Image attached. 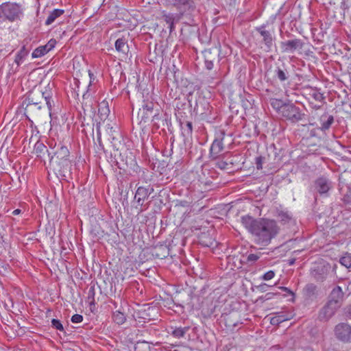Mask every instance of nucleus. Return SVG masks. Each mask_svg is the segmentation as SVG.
Listing matches in <instances>:
<instances>
[{
    "instance_id": "nucleus-56",
    "label": "nucleus",
    "mask_w": 351,
    "mask_h": 351,
    "mask_svg": "<svg viewBox=\"0 0 351 351\" xmlns=\"http://www.w3.org/2000/svg\"><path fill=\"white\" fill-rule=\"evenodd\" d=\"M97 139L99 141H100V139H101V134H100V132H99V125H97Z\"/></svg>"
},
{
    "instance_id": "nucleus-57",
    "label": "nucleus",
    "mask_w": 351,
    "mask_h": 351,
    "mask_svg": "<svg viewBox=\"0 0 351 351\" xmlns=\"http://www.w3.org/2000/svg\"><path fill=\"white\" fill-rule=\"evenodd\" d=\"M151 332H154V330H153V329H150V330H149V329H146V330H143V332H144L145 334L150 333Z\"/></svg>"
},
{
    "instance_id": "nucleus-37",
    "label": "nucleus",
    "mask_w": 351,
    "mask_h": 351,
    "mask_svg": "<svg viewBox=\"0 0 351 351\" xmlns=\"http://www.w3.org/2000/svg\"><path fill=\"white\" fill-rule=\"evenodd\" d=\"M317 287L313 284H308L305 287V291L308 297L315 295Z\"/></svg>"
},
{
    "instance_id": "nucleus-14",
    "label": "nucleus",
    "mask_w": 351,
    "mask_h": 351,
    "mask_svg": "<svg viewBox=\"0 0 351 351\" xmlns=\"http://www.w3.org/2000/svg\"><path fill=\"white\" fill-rule=\"evenodd\" d=\"M304 45V43L300 38H294L280 43V47L283 53H293L296 50L302 49Z\"/></svg>"
},
{
    "instance_id": "nucleus-9",
    "label": "nucleus",
    "mask_w": 351,
    "mask_h": 351,
    "mask_svg": "<svg viewBox=\"0 0 351 351\" xmlns=\"http://www.w3.org/2000/svg\"><path fill=\"white\" fill-rule=\"evenodd\" d=\"M54 84L49 82L40 90H35L31 93L36 94V97L40 95L42 96V98H43L46 101L47 107L49 112L52 110V108L54 106V102L53 100V96L54 95Z\"/></svg>"
},
{
    "instance_id": "nucleus-29",
    "label": "nucleus",
    "mask_w": 351,
    "mask_h": 351,
    "mask_svg": "<svg viewBox=\"0 0 351 351\" xmlns=\"http://www.w3.org/2000/svg\"><path fill=\"white\" fill-rule=\"evenodd\" d=\"M64 13V10L62 9H54L53 11H51L48 17L47 18L45 21V25H49L52 24L56 19L61 16Z\"/></svg>"
},
{
    "instance_id": "nucleus-6",
    "label": "nucleus",
    "mask_w": 351,
    "mask_h": 351,
    "mask_svg": "<svg viewBox=\"0 0 351 351\" xmlns=\"http://www.w3.org/2000/svg\"><path fill=\"white\" fill-rule=\"evenodd\" d=\"M211 110L212 107L208 99L200 94H197L195 96V105L193 108L195 115L198 116L201 120L210 122L212 119L210 117Z\"/></svg>"
},
{
    "instance_id": "nucleus-17",
    "label": "nucleus",
    "mask_w": 351,
    "mask_h": 351,
    "mask_svg": "<svg viewBox=\"0 0 351 351\" xmlns=\"http://www.w3.org/2000/svg\"><path fill=\"white\" fill-rule=\"evenodd\" d=\"M330 269L329 265L317 266L312 270L311 275L316 281L324 282L328 276Z\"/></svg>"
},
{
    "instance_id": "nucleus-1",
    "label": "nucleus",
    "mask_w": 351,
    "mask_h": 351,
    "mask_svg": "<svg viewBox=\"0 0 351 351\" xmlns=\"http://www.w3.org/2000/svg\"><path fill=\"white\" fill-rule=\"evenodd\" d=\"M241 223L253 236L254 242L267 246L278 234L280 228L276 221L265 218L254 219L245 215L241 217Z\"/></svg>"
},
{
    "instance_id": "nucleus-8",
    "label": "nucleus",
    "mask_w": 351,
    "mask_h": 351,
    "mask_svg": "<svg viewBox=\"0 0 351 351\" xmlns=\"http://www.w3.org/2000/svg\"><path fill=\"white\" fill-rule=\"evenodd\" d=\"M265 27L266 25L263 24L261 26L255 27V30L256 32L259 33L262 38L261 43L263 45V46L261 47L266 52H269L271 51V48L275 40V38L273 36V34L271 32L267 30Z\"/></svg>"
},
{
    "instance_id": "nucleus-13",
    "label": "nucleus",
    "mask_w": 351,
    "mask_h": 351,
    "mask_svg": "<svg viewBox=\"0 0 351 351\" xmlns=\"http://www.w3.org/2000/svg\"><path fill=\"white\" fill-rule=\"evenodd\" d=\"M224 135L225 134L223 132H221L219 134H218L217 136L213 141L210 146L209 155L210 157L213 159H217L221 152L223 150L224 145L223 140Z\"/></svg>"
},
{
    "instance_id": "nucleus-45",
    "label": "nucleus",
    "mask_w": 351,
    "mask_h": 351,
    "mask_svg": "<svg viewBox=\"0 0 351 351\" xmlns=\"http://www.w3.org/2000/svg\"><path fill=\"white\" fill-rule=\"evenodd\" d=\"M271 104L274 108L278 109L280 112V108L284 104H282L281 100L274 99L271 100Z\"/></svg>"
},
{
    "instance_id": "nucleus-34",
    "label": "nucleus",
    "mask_w": 351,
    "mask_h": 351,
    "mask_svg": "<svg viewBox=\"0 0 351 351\" xmlns=\"http://www.w3.org/2000/svg\"><path fill=\"white\" fill-rule=\"evenodd\" d=\"M49 51L47 50L44 45L37 47L32 53V58H38L43 56Z\"/></svg>"
},
{
    "instance_id": "nucleus-4",
    "label": "nucleus",
    "mask_w": 351,
    "mask_h": 351,
    "mask_svg": "<svg viewBox=\"0 0 351 351\" xmlns=\"http://www.w3.org/2000/svg\"><path fill=\"white\" fill-rule=\"evenodd\" d=\"M27 101L25 114L29 121H33L32 119L38 121L47 114L46 110L41 106V102L36 98V94L29 93Z\"/></svg>"
},
{
    "instance_id": "nucleus-62",
    "label": "nucleus",
    "mask_w": 351,
    "mask_h": 351,
    "mask_svg": "<svg viewBox=\"0 0 351 351\" xmlns=\"http://www.w3.org/2000/svg\"><path fill=\"white\" fill-rule=\"evenodd\" d=\"M348 312L351 313V306L348 307Z\"/></svg>"
},
{
    "instance_id": "nucleus-10",
    "label": "nucleus",
    "mask_w": 351,
    "mask_h": 351,
    "mask_svg": "<svg viewBox=\"0 0 351 351\" xmlns=\"http://www.w3.org/2000/svg\"><path fill=\"white\" fill-rule=\"evenodd\" d=\"M336 337L344 343L351 341V326L346 323L338 324L335 328Z\"/></svg>"
},
{
    "instance_id": "nucleus-59",
    "label": "nucleus",
    "mask_w": 351,
    "mask_h": 351,
    "mask_svg": "<svg viewBox=\"0 0 351 351\" xmlns=\"http://www.w3.org/2000/svg\"><path fill=\"white\" fill-rule=\"evenodd\" d=\"M320 107H321V106H320V105H318V106H317V105H315V106H313V108L314 109H319V108H320Z\"/></svg>"
},
{
    "instance_id": "nucleus-43",
    "label": "nucleus",
    "mask_w": 351,
    "mask_h": 351,
    "mask_svg": "<svg viewBox=\"0 0 351 351\" xmlns=\"http://www.w3.org/2000/svg\"><path fill=\"white\" fill-rule=\"evenodd\" d=\"M265 158L259 156L255 158V165L257 169H263V163Z\"/></svg>"
},
{
    "instance_id": "nucleus-25",
    "label": "nucleus",
    "mask_w": 351,
    "mask_h": 351,
    "mask_svg": "<svg viewBox=\"0 0 351 351\" xmlns=\"http://www.w3.org/2000/svg\"><path fill=\"white\" fill-rule=\"evenodd\" d=\"M29 53V49H27L25 45H23L18 51L14 59V62L16 64V68H18L23 62L25 58L28 56Z\"/></svg>"
},
{
    "instance_id": "nucleus-41",
    "label": "nucleus",
    "mask_w": 351,
    "mask_h": 351,
    "mask_svg": "<svg viewBox=\"0 0 351 351\" xmlns=\"http://www.w3.org/2000/svg\"><path fill=\"white\" fill-rule=\"evenodd\" d=\"M56 43H57L56 40L55 39H53V38H51L44 46L45 47V48L47 49V50L48 51H50L51 50H52L55 47Z\"/></svg>"
},
{
    "instance_id": "nucleus-40",
    "label": "nucleus",
    "mask_w": 351,
    "mask_h": 351,
    "mask_svg": "<svg viewBox=\"0 0 351 351\" xmlns=\"http://www.w3.org/2000/svg\"><path fill=\"white\" fill-rule=\"evenodd\" d=\"M34 149L36 154H40L42 152H43L45 150H47V147L42 143L37 142L35 144Z\"/></svg>"
},
{
    "instance_id": "nucleus-46",
    "label": "nucleus",
    "mask_w": 351,
    "mask_h": 351,
    "mask_svg": "<svg viewBox=\"0 0 351 351\" xmlns=\"http://www.w3.org/2000/svg\"><path fill=\"white\" fill-rule=\"evenodd\" d=\"M83 321V316L80 314H75L71 317V322L73 323H81Z\"/></svg>"
},
{
    "instance_id": "nucleus-15",
    "label": "nucleus",
    "mask_w": 351,
    "mask_h": 351,
    "mask_svg": "<svg viewBox=\"0 0 351 351\" xmlns=\"http://www.w3.org/2000/svg\"><path fill=\"white\" fill-rule=\"evenodd\" d=\"M220 50L217 48L208 49L203 51L205 66L208 70L213 69L214 62L219 61Z\"/></svg>"
},
{
    "instance_id": "nucleus-55",
    "label": "nucleus",
    "mask_w": 351,
    "mask_h": 351,
    "mask_svg": "<svg viewBox=\"0 0 351 351\" xmlns=\"http://www.w3.org/2000/svg\"><path fill=\"white\" fill-rule=\"evenodd\" d=\"M21 213V210L20 209H15L12 211V214L14 215H19L20 213Z\"/></svg>"
},
{
    "instance_id": "nucleus-47",
    "label": "nucleus",
    "mask_w": 351,
    "mask_h": 351,
    "mask_svg": "<svg viewBox=\"0 0 351 351\" xmlns=\"http://www.w3.org/2000/svg\"><path fill=\"white\" fill-rule=\"evenodd\" d=\"M162 126H167L168 128L171 125V120L167 115H165L164 119H161Z\"/></svg>"
},
{
    "instance_id": "nucleus-23",
    "label": "nucleus",
    "mask_w": 351,
    "mask_h": 351,
    "mask_svg": "<svg viewBox=\"0 0 351 351\" xmlns=\"http://www.w3.org/2000/svg\"><path fill=\"white\" fill-rule=\"evenodd\" d=\"M199 243L204 247H213L216 245V241L209 234L203 233L199 237Z\"/></svg>"
},
{
    "instance_id": "nucleus-3",
    "label": "nucleus",
    "mask_w": 351,
    "mask_h": 351,
    "mask_svg": "<svg viewBox=\"0 0 351 351\" xmlns=\"http://www.w3.org/2000/svg\"><path fill=\"white\" fill-rule=\"evenodd\" d=\"M69 156L70 152L65 146H61L51 156L50 164L58 176L66 178L68 174H70L71 163Z\"/></svg>"
},
{
    "instance_id": "nucleus-24",
    "label": "nucleus",
    "mask_w": 351,
    "mask_h": 351,
    "mask_svg": "<svg viewBox=\"0 0 351 351\" xmlns=\"http://www.w3.org/2000/svg\"><path fill=\"white\" fill-rule=\"evenodd\" d=\"M115 49L117 51L123 54H127L129 51V47L128 45V40L124 38H118L115 42Z\"/></svg>"
},
{
    "instance_id": "nucleus-20",
    "label": "nucleus",
    "mask_w": 351,
    "mask_h": 351,
    "mask_svg": "<svg viewBox=\"0 0 351 351\" xmlns=\"http://www.w3.org/2000/svg\"><path fill=\"white\" fill-rule=\"evenodd\" d=\"M153 191V188H152L151 190L149 191V189L143 186H139L136 191L134 197V198L136 199L137 204L140 206H143L144 201L148 198V197Z\"/></svg>"
},
{
    "instance_id": "nucleus-52",
    "label": "nucleus",
    "mask_w": 351,
    "mask_h": 351,
    "mask_svg": "<svg viewBox=\"0 0 351 351\" xmlns=\"http://www.w3.org/2000/svg\"><path fill=\"white\" fill-rule=\"evenodd\" d=\"M279 289H281L282 291H285L287 293L289 294V295H294V293L292 291H291L289 288L287 287H279Z\"/></svg>"
},
{
    "instance_id": "nucleus-49",
    "label": "nucleus",
    "mask_w": 351,
    "mask_h": 351,
    "mask_svg": "<svg viewBox=\"0 0 351 351\" xmlns=\"http://www.w3.org/2000/svg\"><path fill=\"white\" fill-rule=\"evenodd\" d=\"M343 199L344 202L351 204V191L350 193H346L343 195Z\"/></svg>"
},
{
    "instance_id": "nucleus-32",
    "label": "nucleus",
    "mask_w": 351,
    "mask_h": 351,
    "mask_svg": "<svg viewBox=\"0 0 351 351\" xmlns=\"http://www.w3.org/2000/svg\"><path fill=\"white\" fill-rule=\"evenodd\" d=\"M112 319L114 322L118 325H122L126 321V317L125 316L124 313L120 311H116L113 313Z\"/></svg>"
},
{
    "instance_id": "nucleus-16",
    "label": "nucleus",
    "mask_w": 351,
    "mask_h": 351,
    "mask_svg": "<svg viewBox=\"0 0 351 351\" xmlns=\"http://www.w3.org/2000/svg\"><path fill=\"white\" fill-rule=\"evenodd\" d=\"M344 293L339 286L334 287L328 296V302L341 307L343 301Z\"/></svg>"
},
{
    "instance_id": "nucleus-60",
    "label": "nucleus",
    "mask_w": 351,
    "mask_h": 351,
    "mask_svg": "<svg viewBox=\"0 0 351 351\" xmlns=\"http://www.w3.org/2000/svg\"><path fill=\"white\" fill-rule=\"evenodd\" d=\"M294 261H295V260H293H293H291V261H289V265H293V264L294 263Z\"/></svg>"
},
{
    "instance_id": "nucleus-2",
    "label": "nucleus",
    "mask_w": 351,
    "mask_h": 351,
    "mask_svg": "<svg viewBox=\"0 0 351 351\" xmlns=\"http://www.w3.org/2000/svg\"><path fill=\"white\" fill-rule=\"evenodd\" d=\"M115 138H112V143L114 149V165L119 169L126 171L127 169L132 170L136 172L140 167L137 165L135 156L131 151L127 149L124 145L120 143L119 146H117L114 142Z\"/></svg>"
},
{
    "instance_id": "nucleus-26",
    "label": "nucleus",
    "mask_w": 351,
    "mask_h": 351,
    "mask_svg": "<svg viewBox=\"0 0 351 351\" xmlns=\"http://www.w3.org/2000/svg\"><path fill=\"white\" fill-rule=\"evenodd\" d=\"M291 316L285 312H278L275 313V316L271 318L270 322L272 325H278L279 324L289 320Z\"/></svg>"
},
{
    "instance_id": "nucleus-63",
    "label": "nucleus",
    "mask_w": 351,
    "mask_h": 351,
    "mask_svg": "<svg viewBox=\"0 0 351 351\" xmlns=\"http://www.w3.org/2000/svg\"><path fill=\"white\" fill-rule=\"evenodd\" d=\"M189 100V103L190 104V106H192V104H191V99H188Z\"/></svg>"
},
{
    "instance_id": "nucleus-7",
    "label": "nucleus",
    "mask_w": 351,
    "mask_h": 351,
    "mask_svg": "<svg viewBox=\"0 0 351 351\" xmlns=\"http://www.w3.org/2000/svg\"><path fill=\"white\" fill-rule=\"evenodd\" d=\"M280 114L291 123H297L302 120L305 116L300 108L293 103H286L282 105L280 108Z\"/></svg>"
},
{
    "instance_id": "nucleus-11",
    "label": "nucleus",
    "mask_w": 351,
    "mask_h": 351,
    "mask_svg": "<svg viewBox=\"0 0 351 351\" xmlns=\"http://www.w3.org/2000/svg\"><path fill=\"white\" fill-rule=\"evenodd\" d=\"M338 306L327 301L324 306L319 310L318 313V319L321 322H328L335 315L337 311L339 308Z\"/></svg>"
},
{
    "instance_id": "nucleus-42",
    "label": "nucleus",
    "mask_w": 351,
    "mask_h": 351,
    "mask_svg": "<svg viewBox=\"0 0 351 351\" xmlns=\"http://www.w3.org/2000/svg\"><path fill=\"white\" fill-rule=\"evenodd\" d=\"M142 108L143 110L152 112L154 109V104L152 101H144V104L142 105Z\"/></svg>"
},
{
    "instance_id": "nucleus-64",
    "label": "nucleus",
    "mask_w": 351,
    "mask_h": 351,
    "mask_svg": "<svg viewBox=\"0 0 351 351\" xmlns=\"http://www.w3.org/2000/svg\"><path fill=\"white\" fill-rule=\"evenodd\" d=\"M291 36V34L287 32V36L289 37Z\"/></svg>"
},
{
    "instance_id": "nucleus-50",
    "label": "nucleus",
    "mask_w": 351,
    "mask_h": 351,
    "mask_svg": "<svg viewBox=\"0 0 351 351\" xmlns=\"http://www.w3.org/2000/svg\"><path fill=\"white\" fill-rule=\"evenodd\" d=\"M160 118L158 115H154L152 119V121L154 123H153V127L156 129H158L160 128V125L155 122L156 120H160Z\"/></svg>"
},
{
    "instance_id": "nucleus-61",
    "label": "nucleus",
    "mask_w": 351,
    "mask_h": 351,
    "mask_svg": "<svg viewBox=\"0 0 351 351\" xmlns=\"http://www.w3.org/2000/svg\"><path fill=\"white\" fill-rule=\"evenodd\" d=\"M112 304H113V305L114 306L115 308L117 307V304L116 302H112Z\"/></svg>"
},
{
    "instance_id": "nucleus-53",
    "label": "nucleus",
    "mask_w": 351,
    "mask_h": 351,
    "mask_svg": "<svg viewBox=\"0 0 351 351\" xmlns=\"http://www.w3.org/2000/svg\"><path fill=\"white\" fill-rule=\"evenodd\" d=\"M277 293H271V292L267 293L265 294L264 298H265V300H270V299H271L274 297V295H275Z\"/></svg>"
},
{
    "instance_id": "nucleus-22",
    "label": "nucleus",
    "mask_w": 351,
    "mask_h": 351,
    "mask_svg": "<svg viewBox=\"0 0 351 351\" xmlns=\"http://www.w3.org/2000/svg\"><path fill=\"white\" fill-rule=\"evenodd\" d=\"M319 123L322 131L328 130L334 123V117L328 113H324L319 118Z\"/></svg>"
},
{
    "instance_id": "nucleus-39",
    "label": "nucleus",
    "mask_w": 351,
    "mask_h": 351,
    "mask_svg": "<svg viewBox=\"0 0 351 351\" xmlns=\"http://www.w3.org/2000/svg\"><path fill=\"white\" fill-rule=\"evenodd\" d=\"M51 326L53 328H56L58 330H60L62 332L64 331V327L59 319H53L51 320Z\"/></svg>"
},
{
    "instance_id": "nucleus-18",
    "label": "nucleus",
    "mask_w": 351,
    "mask_h": 351,
    "mask_svg": "<svg viewBox=\"0 0 351 351\" xmlns=\"http://www.w3.org/2000/svg\"><path fill=\"white\" fill-rule=\"evenodd\" d=\"M276 217L281 223L284 225H293L295 223L292 214L287 210L277 209Z\"/></svg>"
},
{
    "instance_id": "nucleus-33",
    "label": "nucleus",
    "mask_w": 351,
    "mask_h": 351,
    "mask_svg": "<svg viewBox=\"0 0 351 351\" xmlns=\"http://www.w3.org/2000/svg\"><path fill=\"white\" fill-rule=\"evenodd\" d=\"M182 133L185 136H189L193 133V124L191 121L181 123Z\"/></svg>"
},
{
    "instance_id": "nucleus-30",
    "label": "nucleus",
    "mask_w": 351,
    "mask_h": 351,
    "mask_svg": "<svg viewBox=\"0 0 351 351\" xmlns=\"http://www.w3.org/2000/svg\"><path fill=\"white\" fill-rule=\"evenodd\" d=\"M189 326L184 327H175L171 328V332H170L171 335L176 339H180L184 337L186 333L189 330Z\"/></svg>"
},
{
    "instance_id": "nucleus-54",
    "label": "nucleus",
    "mask_w": 351,
    "mask_h": 351,
    "mask_svg": "<svg viewBox=\"0 0 351 351\" xmlns=\"http://www.w3.org/2000/svg\"><path fill=\"white\" fill-rule=\"evenodd\" d=\"M6 20L4 14H3L2 10H0V23H3Z\"/></svg>"
},
{
    "instance_id": "nucleus-19",
    "label": "nucleus",
    "mask_w": 351,
    "mask_h": 351,
    "mask_svg": "<svg viewBox=\"0 0 351 351\" xmlns=\"http://www.w3.org/2000/svg\"><path fill=\"white\" fill-rule=\"evenodd\" d=\"M274 77L281 83L289 79L290 74L285 63L282 64L280 66H276L274 70Z\"/></svg>"
},
{
    "instance_id": "nucleus-44",
    "label": "nucleus",
    "mask_w": 351,
    "mask_h": 351,
    "mask_svg": "<svg viewBox=\"0 0 351 351\" xmlns=\"http://www.w3.org/2000/svg\"><path fill=\"white\" fill-rule=\"evenodd\" d=\"M275 276V272L273 270L268 271L262 277L261 279L263 280H269L272 279Z\"/></svg>"
},
{
    "instance_id": "nucleus-5",
    "label": "nucleus",
    "mask_w": 351,
    "mask_h": 351,
    "mask_svg": "<svg viewBox=\"0 0 351 351\" xmlns=\"http://www.w3.org/2000/svg\"><path fill=\"white\" fill-rule=\"evenodd\" d=\"M168 6L175 8L178 12L180 17L191 19L196 11L195 0H166Z\"/></svg>"
},
{
    "instance_id": "nucleus-28",
    "label": "nucleus",
    "mask_w": 351,
    "mask_h": 351,
    "mask_svg": "<svg viewBox=\"0 0 351 351\" xmlns=\"http://www.w3.org/2000/svg\"><path fill=\"white\" fill-rule=\"evenodd\" d=\"M308 88L310 89L309 96L311 98L322 104L325 103V97L324 96V94L320 92V89L312 86H309Z\"/></svg>"
},
{
    "instance_id": "nucleus-58",
    "label": "nucleus",
    "mask_w": 351,
    "mask_h": 351,
    "mask_svg": "<svg viewBox=\"0 0 351 351\" xmlns=\"http://www.w3.org/2000/svg\"><path fill=\"white\" fill-rule=\"evenodd\" d=\"M109 111H110V110H109V108H108V107H106V108H105V112H104V114H105V115H107V114H108V113L109 112Z\"/></svg>"
},
{
    "instance_id": "nucleus-35",
    "label": "nucleus",
    "mask_w": 351,
    "mask_h": 351,
    "mask_svg": "<svg viewBox=\"0 0 351 351\" xmlns=\"http://www.w3.org/2000/svg\"><path fill=\"white\" fill-rule=\"evenodd\" d=\"M339 263L346 268L351 267V254L346 252L341 257Z\"/></svg>"
},
{
    "instance_id": "nucleus-38",
    "label": "nucleus",
    "mask_w": 351,
    "mask_h": 351,
    "mask_svg": "<svg viewBox=\"0 0 351 351\" xmlns=\"http://www.w3.org/2000/svg\"><path fill=\"white\" fill-rule=\"evenodd\" d=\"M229 164L223 160H217L215 162V167L221 170H228L229 169Z\"/></svg>"
},
{
    "instance_id": "nucleus-12",
    "label": "nucleus",
    "mask_w": 351,
    "mask_h": 351,
    "mask_svg": "<svg viewBox=\"0 0 351 351\" xmlns=\"http://www.w3.org/2000/svg\"><path fill=\"white\" fill-rule=\"evenodd\" d=\"M2 12L5 19L10 21H14L19 19L21 14L20 6L16 3H8L2 8Z\"/></svg>"
},
{
    "instance_id": "nucleus-31",
    "label": "nucleus",
    "mask_w": 351,
    "mask_h": 351,
    "mask_svg": "<svg viewBox=\"0 0 351 351\" xmlns=\"http://www.w3.org/2000/svg\"><path fill=\"white\" fill-rule=\"evenodd\" d=\"M162 19L167 23V24L169 25L170 32H172L174 28V22L176 19L175 14L173 13L163 12Z\"/></svg>"
},
{
    "instance_id": "nucleus-48",
    "label": "nucleus",
    "mask_w": 351,
    "mask_h": 351,
    "mask_svg": "<svg viewBox=\"0 0 351 351\" xmlns=\"http://www.w3.org/2000/svg\"><path fill=\"white\" fill-rule=\"evenodd\" d=\"M259 258V256L255 254H250L247 256V261L248 262H254Z\"/></svg>"
},
{
    "instance_id": "nucleus-36",
    "label": "nucleus",
    "mask_w": 351,
    "mask_h": 351,
    "mask_svg": "<svg viewBox=\"0 0 351 351\" xmlns=\"http://www.w3.org/2000/svg\"><path fill=\"white\" fill-rule=\"evenodd\" d=\"M95 286H91L89 288L88 292V300L90 305L95 304Z\"/></svg>"
},
{
    "instance_id": "nucleus-21",
    "label": "nucleus",
    "mask_w": 351,
    "mask_h": 351,
    "mask_svg": "<svg viewBox=\"0 0 351 351\" xmlns=\"http://www.w3.org/2000/svg\"><path fill=\"white\" fill-rule=\"evenodd\" d=\"M315 189L320 194L326 193L330 189V182L325 177H320L315 182Z\"/></svg>"
},
{
    "instance_id": "nucleus-27",
    "label": "nucleus",
    "mask_w": 351,
    "mask_h": 351,
    "mask_svg": "<svg viewBox=\"0 0 351 351\" xmlns=\"http://www.w3.org/2000/svg\"><path fill=\"white\" fill-rule=\"evenodd\" d=\"M149 343L154 344L152 339L138 341L134 346V351H150Z\"/></svg>"
},
{
    "instance_id": "nucleus-51",
    "label": "nucleus",
    "mask_w": 351,
    "mask_h": 351,
    "mask_svg": "<svg viewBox=\"0 0 351 351\" xmlns=\"http://www.w3.org/2000/svg\"><path fill=\"white\" fill-rule=\"evenodd\" d=\"M269 287V286L265 284V283H263L261 285H260L258 287V289L261 291L262 292H265L266 291L267 289V288Z\"/></svg>"
}]
</instances>
